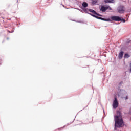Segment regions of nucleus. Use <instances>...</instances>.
<instances>
[{
    "label": "nucleus",
    "mask_w": 131,
    "mask_h": 131,
    "mask_svg": "<svg viewBox=\"0 0 131 131\" xmlns=\"http://www.w3.org/2000/svg\"><path fill=\"white\" fill-rule=\"evenodd\" d=\"M123 126H124V122H123L121 113L117 112V115L115 116V129L117 130V128H120Z\"/></svg>",
    "instance_id": "f257e3e1"
},
{
    "label": "nucleus",
    "mask_w": 131,
    "mask_h": 131,
    "mask_svg": "<svg viewBox=\"0 0 131 131\" xmlns=\"http://www.w3.org/2000/svg\"><path fill=\"white\" fill-rule=\"evenodd\" d=\"M118 107V100H117V98L115 97V99L113 102V109H116Z\"/></svg>",
    "instance_id": "f03ea898"
},
{
    "label": "nucleus",
    "mask_w": 131,
    "mask_h": 131,
    "mask_svg": "<svg viewBox=\"0 0 131 131\" xmlns=\"http://www.w3.org/2000/svg\"><path fill=\"white\" fill-rule=\"evenodd\" d=\"M124 7L123 6H120L118 8V11L120 14H123L124 13Z\"/></svg>",
    "instance_id": "7ed1b4c3"
},
{
    "label": "nucleus",
    "mask_w": 131,
    "mask_h": 131,
    "mask_svg": "<svg viewBox=\"0 0 131 131\" xmlns=\"http://www.w3.org/2000/svg\"><path fill=\"white\" fill-rule=\"evenodd\" d=\"M111 19L113 20V21H117L118 22H120L121 19H120V17L119 16H112Z\"/></svg>",
    "instance_id": "20e7f679"
},
{
    "label": "nucleus",
    "mask_w": 131,
    "mask_h": 131,
    "mask_svg": "<svg viewBox=\"0 0 131 131\" xmlns=\"http://www.w3.org/2000/svg\"><path fill=\"white\" fill-rule=\"evenodd\" d=\"M109 9V6H102L101 8V11L102 12H106V10H108Z\"/></svg>",
    "instance_id": "39448f33"
},
{
    "label": "nucleus",
    "mask_w": 131,
    "mask_h": 131,
    "mask_svg": "<svg viewBox=\"0 0 131 131\" xmlns=\"http://www.w3.org/2000/svg\"><path fill=\"white\" fill-rule=\"evenodd\" d=\"M89 12H91L94 15H97V16H99L100 17H101V16H102L101 15L98 14L96 11H95V10H94L93 9H89Z\"/></svg>",
    "instance_id": "423d86ee"
},
{
    "label": "nucleus",
    "mask_w": 131,
    "mask_h": 131,
    "mask_svg": "<svg viewBox=\"0 0 131 131\" xmlns=\"http://www.w3.org/2000/svg\"><path fill=\"white\" fill-rule=\"evenodd\" d=\"M96 19H99V20H102V21H110V19L108 18V19H106V18H102L99 16H96Z\"/></svg>",
    "instance_id": "0eeeda50"
},
{
    "label": "nucleus",
    "mask_w": 131,
    "mask_h": 131,
    "mask_svg": "<svg viewBox=\"0 0 131 131\" xmlns=\"http://www.w3.org/2000/svg\"><path fill=\"white\" fill-rule=\"evenodd\" d=\"M123 51H121L119 53L118 58L119 59H122V57H123Z\"/></svg>",
    "instance_id": "6e6552de"
},
{
    "label": "nucleus",
    "mask_w": 131,
    "mask_h": 131,
    "mask_svg": "<svg viewBox=\"0 0 131 131\" xmlns=\"http://www.w3.org/2000/svg\"><path fill=\"white\" fill-rule=\"evenodd\" d=\"M130 56L128 54H125L124 57L125 59H128Z\"/></svg>",
    "instance_id": "1a4fd4ad"
},
{
    "label": "nucleus",
    "mask_w": 131,
    "mask_h": 131,
    "mask_svg": "<svg viewBox=\"0 0 131 131\" xmlns=\"http://www.w3.org/2000/svg\"><path fill=\"white\" fill-rule=\"evenodd\" d=\"M105 3H114V0H104Z\"/></svg>",
    "instance_id": "9d476101"
},
{
    "label": "nucleus",
    "mask_w": 131,
    "mask_h": 131,
    "mask_svg": "<svg viewBox=\"0 0 131 131\" xmlns=\"http://www.w3.org/2000/svg\"><path fill=\"white\" fill-rule=\"evenodd\" d=\"M82 5L83 6V8H86V7H88V4L86 2H83Z\"/></svg>",
    "instance_id": "9b49d317"
},
{
    "label": "nucleus",
    "mask_w": 131,
    "mask_h": 131,
    "mask_svg": "<svg viewBox=\"0 0 131 131\" xmlns=\"http://www.w3.org/2000/svg\"><path fill=\"white\" fill-rule=\"evenodd\" d=\"M120 20H121V21L122 22H123V23H125V22H126L125 19H123V18H120Z\"/></svg>",
    "instance_id": "f8f14e48"
},
{
    "label": "nucleus",
    "mask_w": 131,
    "mask_h": 131,
    "mask_svg": "<svg viewBox=\"0 0 131 131\" xmlns=\"http://www.w3.org/2000/svg\"><path fill=\"white\" fill-rule=\"evenodd\" d=\"M123 98L126 100H128V95L126 96L125 97H123Z\"/></svg>",
    "instance_id": "ddd939ff"
},
{
    "label": "nucleus",
    "mask_w": 131,
    "mask_h": 131,
    "mask_svg": "<svg viewBox=\"0 0 131 131\" xmlns=\"http://www.w3.org/2000/svg\"><path fill=\"white\" fill-rule=\"evenodd\" d=\"M91 16H92V17H94V18H96L97 16L94 15V14H91Z\"/></svg>",
    "instance_id": "4468645a"
},
{
    "label": "nucleus",
    "mask_w": 131,
    "mask_h": 131,
    "mask_svg": "<svg viewBox=\"0 0 131 131\" xmlns=\"http://www.w3.org/2000/svg\"><path fill=\"white\" fill-rule=\"evenodd\" d=\"M130 66L131 67V63H130ZM130 72H131V68H130Z\"/></svg>",
    "instance_id": "2eb2a0df"
},
{
    "label": "nucleus",
    "mask_w": 131,
    "mask_h": 131,
    "mask_svg": "<svg viewBox=\"0 0 131 131\" xmlns=\"http://www.w3.org/2000/svg\"><path fill=\"white\" fill-rule=\"evenodd\" d=\"M110 10H111V8H110Z\"/></svg>",
    "instance_id": "dca6fc26"
},
{
    "label": "nucleus",
    "mask_w": 131,
    "mask_h": 131,
    "mask_svg": "<svg viewBox=\"0 0 131 131\" xmlns=\"http://www.w3.org/2000/svg\"><path fill=\"white\" fill-rule=\"evenodd\" d=\"M7 39H9V38H7Z\"/></svg>",
    "instance_id": "f3484780"
},
{
    "label": "nucleus",
    "mask_w": 131,
    "mask_h": 131,
    "mask_svg": "<svg viewBox=\"0 0 131 131\" xmlns=\"http://www.w3.org/2000/svg\"><path fill=\"white\" fill-rule=\"evenodd\" d=\"M120 83H122V82H121Z\"/></svg>",
    "instance_id": "a211bd4d"
}]
</instances>
